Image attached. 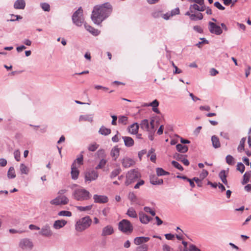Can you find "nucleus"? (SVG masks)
<instances>
[{
    "label": "nucleus",
    "instance_id": "f257e3e1",
    "mask_svg": "<svg viewBox=\"0 0 251 251\" xmlns=\"http://www.w3.org/2000/svg\"><path fill=\"white\" fill-rule=\"evenodd\" d=\"M112 11V7L108 2L100 5H96L92 11V20L95 24L100 25L110 15Z\"/></svg>",
    "mask_w": 251,
    "mask_h": 251
},
{
    "label": "nucleus",
    "instance_id": "f03ea898",
    "mask_svg": "<svg viewBox=\"0 0 251 251\" xmlns=\"http://www.w3.org/2000/svg\"><path fill=\"white\" fill-rule=\"evenodd\" d=\"M92 220L90 217L86 216L77 220L75 224V229L81 232L88 229L92 225Z\"/></svg>",
    "mask_w": 251,
    "mask_h": 251
},
{
    "label": "nucleus",
    "instance_id": "7ed1b4c3",
    "mask_svg": "<svg viewBox=\"0 0 251 251\" xmlns=\"http://www.w3.org/2000/svg\"><path fill=\"white\" fill-rule=\"evenodd\" d=\"M74 199L78 201H83L89 200L91 195L86 189L81 188L75 189L73 193Z\"/></svg>",
    "mask_w": 251,
    "mask_h": 251
},
{
    "label": "nucleus",
    "instance_id": "20e7f679",
    "mask_svg": "<svg viewBox=\"0 0 251 251\" xmlns=\"http://www.w3.org/2000/svg\"><path fill=\"white\" fill-rule=\"evenodd\" d=\"M141 177V175L138 169H134L129 171L126 175V180L125 184L128 186L136 181L138 180Z\"/></svg>",
    "mask_w": 251,
    "mask_h": 251
},
{
    "label": "nucleus",
    "instance_id": "39448f33",
    "mask_svg": "<svg viewBox=\"0 0 251 251\" xmlns=\"http://www.w3.org/2000/svg\"><path fill=\"white\" fill-rule=\"evenodd\" d=\"M72 21L74 24L77 26H81L84 24V18L83 14V9L81 7L74 12L72 15Z\"/></svg>",
    "mask_w": 251,
    "mask_h": 251
},
{
    "label": "nucleus",
    "instance_id": "423d86ee",
    "mask_svg": "<svg viewBox=\"0 0 251 251\" xmlns=\"http://www.w3.org/2000/svg\"><path fill=\"white\" fill-rule=\"evenodd\" d=\"M119 229L124 233H131L133 230V226L130 222L126 219L121 221L118 225Z\"/></svg>",
    "mask_w": 251,
    "mask_h": 251
},
{
    "label": "nucleus",
    "instance_id": "0eeeda50",
    "mask_svg": "<svg viewBox=\"0 0 251 251\" xmlns=\"http://www.w3.org/2000/svg\"><path fill=\"white\" fill-rule=\"evenodd\" d=\"M68 198L65 196H58L50 201V203L55 206L66 205L69 202Z\"/></svg>",
    "mask_w": 251,
    "mask_h": 251
},
{
    "label": "nucleus",
    "instance_id": "6e6552de",
    "mask_svg": "<svg viewBox=\"0 0 251 251\" xmlns=\"http://www.w3.org/2000/svg\"><path fill=\"white\" fill-rule=\"evenodd\" d=\"M154 120H152L150 122V126L149 121L147 119H144L141 122L140 124V127L144 130L149 131L150 132H153L154 131Z\"/></svg>",
    "mask_w": 251,
    "mask_h": 251
},
{
    "label": "nucleus",
    "instance_id": "1a4fd4ad",
    "mask_svg": "<svg viewBox=\"0 0 251 251\" xmlns=\"http://www.w3.org/2000/svg\"><path fill=\"white\" fill-rule=\"evenodd\" d=\"M19 247L24 250H31L33 247V244L30 239L24 238L20 240Z\"/></svg>",
    "mask_w": 251,
    "mask_h": 251
},
{
    "label": "nucleus",
    "instance_id": "9d476101",
    "mask_svg": "<svg viewBox=\"0 0 251 251\" xmlns=\"http://www.w3.org/2000/svg\"><path fill=\"white\" fill-rule=\"evenodd\" d=\"M98 177V173L95 170H89L85 172V181L91 182L96 180Z\"/></svg>",
    "mask_w": 251,
    "mask_h": 251
},
{
    "label": "nucleus",
    "instance_id": "9b49d317",
    "mask_svg": "<svg viewBox=\"0 0 251 251\" xmlns=\"http://www.w3.org/2000/svg\"><path fill=\"white\" fill-rule=\"evenodd\" d=\"M208 25L209 31L211 33L215 34L217 35H221L222 33L223 30L222 28L220 26L217 25L216 24L209 22Z\"/></svg>",
    "mask_w": 251,
    "mask_h": 251
},
{
    "label": "nucleus",
    "instance_id": "f8f14e48",
    "mask_svg": "<svg viewBox=\"0 0 251 251\" xmlns=\"http://www.w3.org/2000/svg\"><path fill=\"white\" fill-rule=\"evenodd\" d=\"M39 234L43 236L49 237L52 235L53 233L50 226L47 224L42 227Z\"/></svg>",
    "mask_w": 251,
    "mask_h": 251
},
{
    "label": "nucleus",
    "instance_id": "ddd939ff",
    "mask_svg": "<svg viewBox=\"0 0 251 251\" xmlns=\"http://www.w3.org/2000/svg\"><path fill=\"white\" fill-rule=\"evenodd\" d=\"M93 199L95 202L99 203H106L108 201L107 197L103 195H98L97 194L94 195Z\"/></svg>",
    "mask_w": 251,
    "mask_h": 251
},
{
    "label": "nucleus",
    "instance_id": "4468645a",
    "mask_svg": "<svg viewBox=\"0 0 251 251\" xmlns=\"http://www.w3.org/2000/svg\"><path fill=\"white\" fill-rule=\"evenodd\" d=\"M186 155H184L178 153H176L174 155V158L176 160L181 162L183 163L185 166H188L189 165V160L185 158Z\"/></svg>",
    "mask_w": 251,
    "mask_h": 251
},
{
    "label": "nucleus",
    "instance_id": "2eb2a0df",
    "mask_svg": "<svg viewBox=\"0 0 251 251\" xmlns=\"http://www.w3.org/2000/svg\"><path fill=\"white\" fill-rule=\"evenodd\" d=\"M71 173L73 179L75 180L78 178L79 172L75 162H74L71 166Z\"/></svg>",
    "mask_w": 251,
    "mask_h": 251
},
{
    "label": "nucleus",
    "instance_id": "dca6fc26",
    "mask_svg": "<svg viewBox=\"0 0 251 251\" xmlns=\"http://www.w3.org/2000/svg\"><path fill=\"white\" fill-rule=\"evenodd\" d=\"M135 163L134 160L127 157H124L122 161L123 166L126 168L133 166Z\"/></svg>",
    "mask_w": 251,
    "mask_h": 251
},
{
    "label": "nucleus",
    "instance_id": "f3484780",
    "mask_svg": "<svg viewBox=\"0 0 251 251\" xmlns=\"http://www.w3.org/2000/svg\"><path fill=\"white\" fill-rule=\"evenodd\" d=\"M140 221L144 224H147L150 222L152 218L143 212H141L139 213Z\"/></svg>",
    "mask_w": 251,
    "mask_h": 251
},
{
    "label": "nucleus",
    "instance_id": "a211bd4d",
    "mask_svg": "<svg viewBox=\"0 0 251 251\" xmlns=\"http://www.w3.org/2000/svg\"><path fill=\"white\" fill-rule=\"evenodd\" d=\"M67 221L64 220H58L55 221L53 225V227L54 229H59L67 224Z\"/></svg>",
    "mask_w": 251,
    "mask_h": 251
},
{
    "label": "nucleus",
    "instance_id": "6ab92c4d",
    "mask_svg": "<svg viewBox=\"0 0 251 251\" xmlns=\"http://www.w3.org/2000/svg\"><path fill=\"white\" fill-rule=\"evenodd\" d=\"M114 232L113 227L108 225L103 228L101 233L102 236H105L107 235H111Z\"/></svg>",
    "mask_w": 251,
    "mask_h": 251
},
{
    "label": "nucleus",
    "instance_id": "aec40b11",
    "mask_svg": "<svg viewBox=\"0 0 251 251\" xmlns=\"http://www.w3.org/2000/svg\"><path fill=\"white\" fill-rule=\"evenodd\" d=\"M150 238L148 237H137L134 240V243L136 245H140L142 244L146 243L150 240Z\"/></svg>",
    "mask_w": 251,
    "mask_h": 251
},
{
    "label": "nucleus",
    "instance_id": "412c9836",
    "mask_svg": "<svg viewBox=\"0 0 251 251\" xmlns=\"http://www.w3.org/2000/svg\"><path fill=\"white\" fill-rule=\"evenodd\" d=\"M122 139L124 140L125 145L126 147H131L134 145L133 139L129 136H122Z\"/></svg>",
    "mask_w": 251,
    "mask_h": 251
},
{
    "label": "nucleus",
    "instance_id": "4be33fe9",
    "mask_svg": "<svg viewBox=\"0 0 251 251\" xmlns=\"http://www.w3.org/2000/svg\"><path fill=\"white\" fill-rule=\"evenodd\" d=\"M139 128V125L137 123H135L128 127V132L132 134H137Z\"/></svg>",
    "mask_w": 251,
    "mask_h": 251
},
{
    "label": "nucleus",
    "instance_id": "5701e85b",
    "mask_svg": "<svg viewBox=\"0 0 251 251\" xmlns=\"http://www.w3.org/2000/svg\"><path fill=\"white\" fill-rule=\"evenodd\" d=\"M85 28L94 36H97L100 34V31L98 29H95L91 26L84 23Z\"/></svg>",
    "mask_w": 251,
    "mask_h": 251
},
{
    "label": "nucleus",
    "instance_id": "b1692460",
    "mask_svg": "<svg viewBox=\"0 0 251 251\" xmlns=\"http://www.w3.org/2000/svg\"><path fill=\"white\" fill-rule=\"evenodd\" d=\"M25 6V2L24 0H17L14 4V7L16 9H24Z\"/></svg>",
    "mask_w": 251,
    "mask_h": 251
},
{
    "label": "nucleus",
    "instance_id": "393cba45",
    "mask_svg": "<svg viewBox=\"0 0 251 251\" xmlns=\"http://www.w3.org/2000/svg\"><path fill=\"white\" fill-rule=\"evenodd\" d=\"M93 114L82 115L79 117V121H87L92 122L93 121Z\"/></svg>",
    "mask_w": 251,
    "mask_h": 251
},
{
    "label": "nucleus",
    "instance_id": "a878e982",
    "mask_svg": "<svg viewBox=\"0 0 251 251\" xmlns=\"http://www.w3.org/2000/svg\"><path fill=\"white\" fill-rule=\"evenodd\" d=\"M211 142L213 147L215 148H219L221 147V144L219 138L216 135H213L211 137Z\"/></svg>",
    "mask_w": 251,
    "mask_h": 251
},
{
    "label": "nucleus",
    "instance_id": "bb28decb",
    "mask_svg": "<svg viewBox=\"0 0 251 251\" xmlns=\"http://www.w3.org/2000/svg\"><path fill=\"white\" fill-rule=\"evenodd\" d=\"M111 130L110 128L105 127L104 126H101L99 130V133L102 135L107 136L111 133Z\"/></svg>",
    "mask_w": 251,
    "mask_h": 251
},
{
    "label": "nucleus",
    "instance_id": "cd10ccee",
    "mask_svg": "<svg viewBox=\"0 0 251 251\" xmlns=\"http://www.w3.org/2000/svg\"><path fill=\"white\" fill-rule=\"evenodd\" d=\"M176 150L181 153H185L188 150V148L186 145H183L181 144H178L176 146Z\"/></svg>",
    "mask_w": 251,
    "mask_h": 251
},
{
    "label": "nucleus",
    "instance_id": "c85d7f7f",
    "mask_svg": "<svg viewBox=\"0 0 251 251\" xmlns=\"http://www.w3.org/2000/svg\"><path fill=\"white\" fill-rule=\"evenodd\" d=\"M126 215H128L129 217L133 218H136L137 217V214L133 207H130L127 209L126 212Z\"/></svg>",
    "mask_w": 251,
    "mask_h": 251
},
{
    "label": "nucleus",
    "instance_id": "c756f323",
    "mask_svg": "<svg viewBox=\"0 0 251 251\" xmlns=\"http://www.w3.org/2000/svg\"><path fill=\"white\" fill-rule=\"evenodd\" d=\"M120 150L117 147H114L111 151L110 154L111 156L114 158V160H116L119 155Z\"/></svg>",
    "mask_w": 251,
    "mask_h": 251
},
{
    "label": "nucleus",
    "instance_id": "7c9ffc66",
    "mask_svg": "<svg viewBox=\"0 0 251 251\" xmlns=\"http://www.w3.org/2000/svg\"><path fill=\"white\" fill-rule=\"evenodd\" d=\"M219 176L221 179L223 183L225 185H227V181L226 179V172L225 170L221 171L219 174Z\"/></svg>",
    "mask_w": 251,
    "mask_h": 251
},
{
    "label": "nucleus",
    "instance_id": "2f4dec72",
    "mask_svg": "<svg viewBox=\"0 0 251 251\" xmlns=\"http://www.w3.org/2000/svg\"><path fill=\"white\" fill-rule=\"evenodd\" d=\"M150 182L152 185H161L163 183L162 179H158L157 177H152L150 179Z\"/></svg>",
    "mask_w": 251,
    "mask_h": 251
},
{
    "label": "nucleus",
    "instance_id": "473e14b6",
    "mask_svg": "<svg viewBox=\"0 0 251 251\" xmlns=\"http://www.w3.org/2000/svg\"><path fill=\"white\" fill-rule=\"evenodd\" d=\"M251 171H250L249 172H246L245 173V174L243 176V180L242 182V184H243V185L245 184L249 181L251 175Z\"/></svg>",
    "mask_w": 251,
    "mask_h": 251
},
{
    "label": "nucleus",
    "instance_id": "72a5a7b5",
    "mask_svg": "<svg viewBox=\"0 0 251 251\" xmlns=\"http://www.w3.org/2000/svg\"><path fill=\"white\" fill-rule=\"evenodd\" d=\"M156 172L158 176H166L170 174L169 172L165 171L162 168H157Z\"/></svg>",
    "mask_w": 251,
    "mask_h": 251
},
{
    "label": "nucleus",
    "instance_id": "f704fd0d",
    "mask_svg": "<svg viewBox=\"0 0 251 251\" xmlns=\"http://www.w3.org/2000/svg\"><path fill=\"white\" fill-rule=\"evenodd\" d=\"M7 177L10 178H14L16 177L14 168L13 167H10L7 172Z\"/></svg>",
    "mask_w": 251,
    "mask_h": 251
},
{
    "label": "nucleus",
    "instance_id": "c9c22d12",
    "mask_svg": "<svg viewBox=\"0 0 251 251\" xmlns=\"http://www.w3.org/2000/svg\"><path fill=\"white\" fill-rule=\"evenodd\" d=\"M121 169L120 168H118L113 171L111 173L110 177L111 178H113L118 176V175L121 173Z\"/></svg>",
    "mask_w": 251,
    "mask_h": 251
},
{
    "label": "nucleus",
    "instance_id": "e433bc0d",
    "mask_svg": "<svg viewBox=\"0 0 251 251\" xmlns=\"http://www.w3.org/2000/svg\"><path fill=\"white\" fill-rule=\"evenodd\" d=\"M185 15L189 16L190 19L191 21H196L198 20L197 14H195L194 13H192L190 11H187Z\"/></svg>",
    "mask_w": 251,
    "mask_h": 251
},
{
    "label": "nucleus",
    "instance_id": "4c0bfd02",
    "mask_svg": "<svg viewBox=\"0 0 251 251\" xmlns=\"http://www.w3.org/2000/svg\"><path fill=\"white\" fill-rule=\"evenodd\" d=\"M92 207V205H90L86 206H77L76 207L77 209L80 211H86L90 210Z\"/></svg>",
    "mask_w": 251,
    "mask_h": 251
},
{
    "label": "nucleus",
    "instance_id": "58836bf2",
    "mask_svg": "<svg viewBox=\"0 0 251 251\" xmlns=\"http://www.w3.org/2000/svg\"><path fill=\"white\" fill-rule=\"evenodd\" d=\"M246 137H243L241 139L240 142V145L238 147V150L241 152L243 150H244V145L246 141Z\"/></svg>",
    "mask_w": 251,
    "mask_h": 251
},
{
    "label": "nucleus",
    "instance_id": "ea45409f",
    "mask_svg": "<svg viewBox=\"0 0 251 251\" xmlns=\"http://www.w3.org/2000/svg\"><path fill=\"white\" fill-rule=\"evenodd\" d=\"M128 199L132 202H136L137 197L133 192H130L128 194Z\"/></svg>",
    "mask_w": 251,
    "mask_h": 251
},
{
    "label": "nucleus",
    "instance_id": "a19ab883",
    "mask_svg": "<svg viewBox=\"0 0 251 251\" xmlns=\"http://www.w3.org/2000/svg\"><path fill=\"white\" fill-rule=\"evenodd\" d=\"M128 118L125 116H120L119 117L118 122L124 125H126Z\"/></svg>",
    "mask_w": 251,
    "mask_h": 251
},
{
    "label": "nucleus",
    "instance_id": "79ce46f5",
    "mask_svg": "<svg viewBox=\"0 0 251 251\" xmlns=\"http://www.w3.org/2000/svg\"><path fill=\"white\" fill-rule=\"evenodd\" d=\"M107 162L106 160L104 159H102L100 161L99 164L96 167L95 169L96 170L102 169L104 167Z\"/></svg>",
    "mask_w": 251,
    "mask_h": 251
},
{
    "label": "nucleus",
    "instance_id": "37998d69",
    "mask_svg": "<svg viewBox=\"0 0 251 251\" xmlns=\"http://www.w3.org/2000/svg\"><path fill=\"white\" fill-rule=\"evenodd\" d=\"M226 162L230 165H232L234 164V159L232 156L231 155H227L226 158Z\"/></svg>",
    "mask_w": 251,
    "mask_h": 251
},
{
    "label": "nucleus",
    "instance_id": "c03bdc74",
    "mask_svg": "<svg viewBox=\"0 0 251 251\" xmlns=\"http://www.w3.org/2000/svg\"><path fill=\"white\" fill-rule=\"evenodd\" d=\"M199 6L197 4L194 3L190 5L189 10L188 11H190L192 13H193L195 12V10H197L199 11Z\"/></svg>",
    "mask_w": 251,
    "mask_h": 251
},
{
    "label": "nucleus",
    "instance_id": "a18cd8bd",
    "mask_svg": "<svg viewBox=\"0 0 251 251\" xmlns=\"http://www.w3.org/2000/svg\"><path fill=\"white\" fill-rule=\"evenodd\" d=\"M58 215L59 216H66L71 217L72 216V213L69 211H60L58 212Z\"/></svg>",
    "mask_w": 251,
    "mask_h": 251
},
{
    "label": "nucleus",
    "instance_id": "49530a36",
    "mask_svg": "<svg viewBox=\"0 0 251 251\" xmlns=\"http://www.w3.org/2000/svg\"><path fill=\"white\" fill-rule=\"evenodd\" d=\"M41 7L45 11L49 12L50 11V5L48 3L43 2L40 4Z\"/></svg>",
    "mask_w": 251,
    "mask_h": 251
},
{
    "label": "nucleus",
    "instance_id": "de8ad7c7",
    "mask_svg": "<svg viewBox=\"0 0 251 251\" xmlns=\"http://www.w3.org/2000/svg\"><path fill=\"white\" fill-rule=\"evenodd\" d=\"M20 171L23 174H27L28 173V169L24 164L20 165Z\"/></svg>",
    "mask_w": 251,
    "mask_h": 251
},
{
    "label": "nucleus",
    "instance_id": "09e8293b",
    "mask_svg": "<svg viewBox=\"0 0 251 251\" xmlns=\"http://www.w3.org/2000/svg\"><path fill=\"white\" fill-rule=\"evenodd\" d=\"M172 164L174 167L176 168L179 170L181 171L183 170V168L182 167V166L177 162L173 160L172 161Z\"/></svg>",
    "mask_w": 251,
    "mask_h": 251
},
{
    "label": "nucleus",
    "instance_id": "8fccbe9b",
    "mask_svg": "<svg viewBox=\"0 0 251 251\" xmlns=\"http://www.w3.org/2000/svg\"><path fill=\"white\" fill-rule=\"evenodd\" d=\"M98 147L99 145L95 143L90 145L88 148V149L89 151H94L98 148Z\"/></svg>",
    "mask_w": 251,
    "mask_h": 251
},
{
    "label": "nucleus",
    "instance_id": "3c124183",
    "mask_svg": "<svg viewBox=\"0 0 251 251\" xmlns=\"http://www.w3.org/2000/svg\"><path fill=\"white\" fill-rule=\"evenodd\" d=\"M237 170L239 171L241 173H243L245 171V166L241 163H238L237 165Z\"/></svg>",
    "mask_w": 251,
    "mask_h": 251
},
{
    "label": "nucleus",
    "instance_id": "603ef678",
    "mask_svg": "<svg viewBox=\"0 0 251 251\" xmlns=\"http://www.w3.org/2000/svg\"><path fill=\"white\" fill-rule=\"evenodd\" d=\"M208 175V172L207 170L203 169L202 172L200 174V177L203 179L205 178Z\"/></svg>",
    "mask_w": 251,
    "mask_h": 251
},
{
    "label": "nucleus",
    "instance_id": "864d4df0",
    "mask_svg": "<svg viewBox=\"0 0 251 251\" xmlns=\"http://www.w3.org/2000/svg\"><path fill=\"white\" fill-rule=\"evenodd\" d=\"M193 180L196 182L198 187H201L202 186V179H201L197 177H193Z\"/></svg>",
    "mask_w": 251,
    "mask_h": 251
},
{
    "label": "nucleus",
    "instance_id": "5fc2aeb1",
    "mask_svg": "<svg viewBox=\"0 0 251 251\" xmlns=\"http://www.w3.org/2000/svg\"><path fill=\"white\" fill-rule=\"evenodd\" d=\"M137 183L135 184L134 188L135 189H139L140 187L142 185H143L145 183L144 180L142 179H139Z\"/></svg>",
    "mask_w": 251,
    "mask_h": 251
},
{
    "label": "nucleus",
    "instance_id": "6e6d98bb",
    "mask_svg": "<svg viewBox=\"0 0 251 251\" xmlns=\"http://www.w3.org/2000/svg\"><path fill=\"white\" fill-rule=\"evenodd\" d=\"M74 162H75V164H76V163L78 164V165H81L83 164V155L82 154H80V156L77 157Z\"/></svg>",
    "mask_w": 251,
    "mask_h": 251
},
{
    "label": "nucleus",
    "instance_id": "4d7b16f0",
    "mask_svg": "<svg viewBox=\"0 0 251 251\" xmlns=\"http://www.w3.org/2000/svg\"><path fill=\"white\" fill-rule=\"evenodd\" d=\"M188 251H201L198 248L193 244H190Z\"/></svg>",
    "mask_w": 251,
    "mask_h": 251
},
{
    "label": "nucleus",
    "instance_id": "13d9d810",
    "mask_svg": "<svg viewBox=\"0 0 251 251\" xmlns=\"http://www.w3.org/2000/svg\"><path fill=\"white\" fill-rule=\"evenodd\" d=\"M214 5L219 10H224L225 9V7L223 6L219 1L215 2Z\"/></svg>",
    "mask_w": 251,
    "mask_h": 251
},
{
    "label": "nucleus",
    "instance_id": "bf43d9fd",
    "mask_svg": "<svg viewBox=\"0 0 251 251\" xmlns=\"http://www.w3.org/2000/svg\"><path fill=\"white\" fill-rule=\"evenodd\" d=\"M14 155L15 159L16 160V161H19L20 160V152L18 150H16L14 152Z\"/></svg>",
    "mask_w": 251,
    "mask_h": 251
},
{
    "label": "nucleus",
    "instance_id": "052dcab7",
    "mask_svg": "<svg viewBox=\"0 0 251 251\" xmlns=\"http://www.w3.org/2000/svg\"><path fill=\"white\" fill-rule=\"evenodd\" d=\"M150 106L153 107H158L159 105V102L157 100H154L151 102L149 103Z\"/></svg>",
    "mask_w": 251,
    "mask_h": 251
},
{
    "label": "nucleus",
    "instance_id": "680f3d73",
    "mask_svg": "<svg viewBox=\"0 0 251 251\" xmlns=\"http://www.w3.org/2000/svg\"><path fill=\"white\" fill-rule=\"evenodd\" d=\"M193 29L195 31H196L198 33H203V29L200 26L195 25L193 26Z\"/></svg>",
    "mask_w": 251,
    "mask_h": 251
},
{
    "label": "nucleus",
    "instance_id": "e2e57ef3",
    "mask_svg": "<svg viewBox=\"0 0 251 251\" xmlns=\"http://www.w3.org/2000/svg\"><path fill=\"white\" fill-rule=\"evenodd\" d=\"M179 13V9L178 7H176L171 11V16L177 15Z\"/></svg>",
    "mask_w": 251,
    "mask_h": 251
},
{
    "label": "nucleus",
    "instance_id": "0e129e2a",
    "mask_svg": "<svg viewBox=\"0 0 251 251\" xmlns=\"http://www.w3.org/2000/svg\"><path fill=\"white\" fill-rule=\"evenodd\" d=\"M189 2H195L199 5H203L204 4V0H188Z\"/></svg>",
    "mask_w": 251,
    "mask_h": 251
},
{
    "label": "nucleus",
    "instance_id": "69168bd1",
    "mask_svg": "<svg viewBox=\"0 0 251 251\" xmlns=\"http://www.w3.org/2000/svg\"><path fill=\"white\" fill-rule=\"evenodd\" d=\"M209 72L211 76H215L218 74V71L214 68H211Z\"/></svg>",
    "mask_w": 251,
    "mask_h": 251
},
{
    "label": "nucleus",
    "instance_id": "338daca9",
    "mask_svg": "<svg viewBox=\"0 0 251 251\" xmlns=\"http://www.w3.org/2000/svg\"><path fill=\"white\" fill-rule=\"evenodd\" d=\"M138 250L140 251H147L148 250V246L147 245H143L141 246H140L138 248Z\"/></svg>",
    "mask_w": 251,
    "mask_h": 251
},
{
    "label": "nucleus",
    "instance_id": "774afa93",
    "mask_svg": "<svg viewBox=\"0 0 251 251\" xmlns=\"http://www.w3.org/2000/svg\"><path fill=\"white\" fill-rule=\"evenodd\" d=\"M220 135L226 140L229 139V135L226 132H221Z\"/></svg>",
    "mask_w": 251,
    "mask_h": 251
}]
</instances>
